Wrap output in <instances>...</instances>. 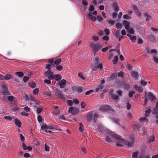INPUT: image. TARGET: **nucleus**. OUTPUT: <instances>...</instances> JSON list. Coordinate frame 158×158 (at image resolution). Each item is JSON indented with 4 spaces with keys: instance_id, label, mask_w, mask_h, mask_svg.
Masks as SVG:
<instances>
[{
    "instance_id": "f257e3e1",
    "label": "nucleus",
    "mask_w": 158,
    "mask_h": 158,
    "mask_svg": "<svg viewBox=\"0 0 158 158\" xmlns=\"http://www.w3.org/2000/svg\"><path fill=\"white\" fill-rule=\"evenodd\" d=\"M106 132L111 136L117 139H118L122 141H124L126 145L129 148H130L133 146L134 144L135 140L134 137L133 136H131L130 137V141L125 140L124 141L123 139L122 138L121 136L114 133L110 132L108 130H106Z\"/></svg>"
},
{
    "instance_id": "f03ea898",
    "label": "nucleus",
    "mask_w": 158,
    "mask_h": 158,
    "mask_svg": "<svg viewBox=\"0 0 158 158\" xmlns=\"http://www.w3.org/2000/svg\"><path fill=\"white\" fill-rule=\"evenodd\" d=\"M101 60L98 57H96L94 59V63L92 66V71H96L97 68L100 70H102L103 68L102 64L101 63Z\"/></svg>"
},
{
    "instance_id": "7ed1b4c3",
    "label": "nucleus",
    "mask_w": 158,
    "mask_h": 158,
    "mask_svg": "<svg viewBox=\"0 0 158 158\" xmlns=\"http://www.w3.org/2000/svg\"><path fill=\"white\" fill-rule=\"evenodd\" d=\"M90 46L93 50L94 54L96 52L100 50L102 47V45L99 43L96 44L90 43Z\"/></svg>"
},
{
    "instance_id": "20e7f679",
    "label": "nucleus",
    "mask_w": 158,
    "mask_h": 158,
    "mask_svg": "<svg viewBox=\"0 0 158 158\" xmlns=\"http://www.w3.org/2000/svg\"><path fill=\"white\" fill-rule=\"evenodd\" d=\"M61 59L60 58L57 59H49L48 60V62L51 64L54 67L56 65H58L61 62Z\"/></svg>"
},
{
    "instance_id": "39448f33",
    "label": "nucleus",
    "mask_w": 158,
    "mask_h": 158,
    "mask_svg": "<svg viewBox=\"0 0 158 158\" xmlns=\"http://www.w3.org/2000/svg\"><path fill=\"white\" fill-rule=\"evenodd\" d=\"M44 75L49 79L53 80L54 79L53 73L51 70H48L45 71L44 73Z\"/></svg>"
},
{
    "instance_id": "423d86ee",
    "label": "nucleus",
    "mask_w": 158,
    "mask_h": 158,
    "mask_svg": "<svg viewBox=\"0 0 158 158\" xmlns=\"http://www.w3.org/2000/svg\"><path fill=\"white\" fill-rule=\"evenodd\" d=\"M1 89H2V93L4 95H9L10 94L8 91L7 87L4 85L2 86Z\"/></svg>"
},
{
    "instance_id": "0eeeda50",
    "label": "nucleus",
    "mask_w": 158,
    "mask_h": 158,
    "mask_svg": "<svg viewBox=\"0 0 158 158\" xmlns=\"http://www.w3.org/2000/svg\"><path fill=\"white\" fill-rule=\"evenodd\" d=\"M74 92H77L78 93H81L85 89L81 86H75L72 88Z\"/></svg>"
},
{
    "instance_id": "6e6552de",
    "label": "nucleus",
    "mask_w": 158,
    "mask_h": 158,
    "mask_svg": "<svg viewBox=\"0 0 158 158\" xmlns=\"http://www.w3.org/2000/svg\"><path fill=\"white\" fill-rule=\"evenodd\" d=\"M66 83V81L65 80L63 79L58 82V85H59L60 88L62 89L65 87Z\"/></svg>"
},
{
    "instance_id": "1a4fd4ad",
    "label": "nucleus",
    "mask_w": 158,
    "mask_h": 158,
    "mask_svg": "<svg viewBox=\"0 0 158 158\" xmlns=\"http://www.w3.org/2000/svg\"><path fill=\"white\" fill-rule=\"evenodd\" d=\"M56 94L58 95L63 100H65V98L63 95L62 92L60 90L56 89Z\"/></svg>"
},
{
    "instance_id": "9d476101",
    "label": "nucleus",
    "mask_w": 158,
    "mask_h": 158,
    "mask_svg": "<svg viewBox=\"0 0 158 158\" xmlns=\"http://www.w3.org/2000/svg\"><path fill=\"white\" fill-rule=\"evenodd\" d=\"M41 129L42 130L44 131L45 129H52L53 128L52 127V126L51 125L50 126L47 125L46 124L42 125L41 127Z\"/></svg>"
},
{
    "instance_id": "9b49d317",
    "label": "nucleus",
    "mask_w": 158,
    "mask_h": 158,
    "mask_svg": "<svg viewBox=\"0 0 158 158\" xmlns=\"http://www.w3.org/2000/svg\"><path fill=\"white\" fill-rule=\"evenodd\" d=\"M110 109V107L107 105H104L101 106L99 108L101 110L105 111L109 110Z\"/></svg>"
},
{
    "instance_id": "f8f14e48",
    "label": "nucleus",
    "mask_w": 158,
    "mask_h": 158,
    "mask_svg": "<svg viewBox=\"0 0 158 158\" xmlns=\"http://www.w3.org/2000/svg\"><path fill=\"white\" fill-rule=\"evenodd\" d=\"M148 39L150 41L155 42L156 41V39L155 36L152 35H148Z\"/></svg>"
},
{
    "instance_id": "ddd939ff",
    "label": "nucleus",
    "mask_w": 158,
    "mask_h": 158,
    "mask_svg": "<svg viewBox=\"0 0 158 158\" xmlns=\"http://www.w3.org/2000/svg\"><path fill=\"white\" fill-rule=\"evenodd\" d=\"M123 23L125 26V28L127 30H128L130 28V23L127 21L124 20L123 22Z\"/></svg>"
},
{
    "instance_id": "4468645a",
    "label": "nucleus",
    "mask_w": 158,
    "mask_h": 158,
    "mask_svg": "<svg viewBox=\"0 0 158 158\" xmlns=\"http://www.w3.org/2000/svg\"><path fill=\"white\" fill-rule=\"evenodd\" d=\"M131 75L135 79H137L139 77L138 73L135 71H132L131 72Z\"/></svg>"
},
{
    "instance_id": "2eb2a0df",
    "label": "nucleus",
    "mask_w": 158,
    "mask_h": 158,
    "mask_svg": "<svg viewBox=\"0 0 158 158\" xmlns=\"http://www.w3.org/2000/svg\"><path fill=\"white\" fill-rule=\"evenodd\" d=\"M150 97V100L151 101H153L155 99V97L154 96L151 92H149L146 94Z\"/></svg>"
},
{
    "instance_id": "dca6fc26",
    "label": "nucleus",
    "mask_w": 158,
    "mask_h": 158,
    "mask_svg": "<svg viewBox=\"0 0 158 158\" xmlns=\"http://www.w3.org/2000/svg\"><path fill=\"white\" fill-rule=\"evenodd\" d=\"M150 97V100L151 101H153L155 99V97L154 96L151 92H149L146 94Z\"/></svg>"
},
{
    "instance_id": "f3484780",
    "label": "nucleus",
    "mask_w": 158,
    "mask_h": 158,
    "mask_svg": "<svg viewBox=\"0 0 158 158\" xmlns=\"http://www.w3.org/2000/svg\"><path fill=\"white\" fill-rule=\"evenodd\" d=\"M150 97V100L151 101H153L155 99V97L154 96L151 92H149L146 94Z\"/></svg>"
},
{
    "instance_id": "a211bd4d",
    "label": "nucleus",
    "mask_w": 158,
    "mask_h": 158,
    "mask_svg": "<svg viewBox=\"0 0 158 158\" xmlns=\"http://www.w3.org/2000/svg\"><path fill=\"white\" fill-rule=\"evenodd\" d=\"M134 88L135 90L139 91L140 92H142L143 91V89L141 86H138V85H135L134 86Z\"/></svg>"
},
{
    "instance_id": "6ab92c4d",
    "label": "nucleus",
    "mask_w": 158,
    "mask_h": 158,
    "mask_svg": "<svg viewBox=\"0 0 158 158\" xmlns=\"http://www.w3.org/2000/svg\"><path fill=\"white\" fill-rule=\"evenodd\" d=\"M15 123L16 126L19 128L21 126V123L20 121L17 119H15Z\"/></svg>"
},
{
    "instance_id": "aec40b11",
    "label": "nucleus",
    "mask_w": 158,
    "mask_h": 158,
    "mask_svg": "<svg viewBox=\"0 0 158 158\" xmlns=\"http://www.w3.org/2000/svg\"><path fill=\"white\" fill-rule=\"evenodd\" d=\"M53 77H54V79H55V80L57 81H60L62 78L61 75L59 74H54Z\"/></svg>"
},
{
    "instance_id": "412c9836",
    "label": "nucleus",
    "mask_w": 158,
    "mask_h": 158,
    "mask_svg": "<svg viewBox=\"0 0 158 158\" xmlns=\"http://www.w3.org/2000/svg\"><path fill=\"white\" fill-rule=\"evenodd\" d=\"M88 18H89L91 20H92L93 22H95L96 20V18L94 16H93L92 15H91L90 13H89L88 15Z\"/></svg>"
},
{
    "instance_id": "4be33fe9",
    "label": "nucleus",
    "mask_w": 158,
    "mask_h": 158,
    "mask_svg": "<svg viewBox=\"0 0 158 158\" xmlns=\"http://www.w3.org/2000/svg\"><path fill=\"white\" fill-rule=\"evenodd\" d=\"M112 6L116 12L118 11L119 10V7L117 5V3L115 2L113 4Z\"/></svg>"
},
{
    "instance_id": "5701e85b",
    "label": "nucleus",
    "mask_w": 158,
    "mask_h": 158,
    "mask_svg": "<svg viewBox=\"0 0 158 158\" xmlns=\"http://www.w3.org/2000/svg\"><path fill=\"white\" fill-rule=\"evenodd\" d=\"M144 16L146 17V21H148L150 20L151 19V16L148 14V13L146 12L144 14Z\"/></svg>"
},
{
    "instance_id": "b1692460",
    "label": "nucleus",
    "mask_w": 158,
    "mask_h": 158,
    "mask_svg": "<svg viewBox=\"0 0 158 158\" xmlns=\"http://www.w3.org/2000/svg\"><path fill=\"white\" fill-rule=\"evenodd\" d=\"M4 80H9L12 78V76L9 74H7L5 76H4Z\"/></svg>"
},
{
    "instance_id": "393cba45",
    "label": "nucleus",
    "mask_w": 158,
    "mask_h": 158,
    "mask_svg": "<svg viewBox=\"0 0 158 158\" xmlns=\"http://www.w3.org/2000/svg\"><path fill=\"white\" fill-rule=\"evenodd\" d=\"M15 74L19 77H22L24 76V73L22 72H16Z\"/></svg>"
},
{
    "instance_id": "a878e982",
    "label": "nucleus",
    "mask_w": 158,
    "mask_h": 158,
    "mask_svg": "<svg viewBox=\"0 0 158 158\" xmlns=\"http://www.w3.org/2000/svg\"><path fill=\"white\" fill-rule=\"evenodd\" d=\"M92 117V112H90L87 116V118L89 121L91 120Z\"/></svg>"
},
{
    "instance_id": "bb28decb",
    "label": "nucleus",
    "mask_w": 158,
    "mask_h": 158,
    "mask_svg": "<svg viewBox=\"0 0 158 158\" xmlns=\"http://www.w3.org/2000/svg\"><path fill=\"white\" fill-rule=\"evenodd\" d=\"M98 114L97 113H94V115L93 116V119L94 120V123L96 122L97 119L98 118Z\"/></svg>"
},
{
    "instance_id": "cd10ccee",
    "label": "nucleus",
    "mask_w": 158,
    "mask_h": 158,
    "mask_svg": "<svg viewBox=\"0 0 158 158\" xmlns=\"http://www.w3.org/2000/svg\"><path fill=\"white\" fill-rule=\"evenodd\" d=\"M107 22L111 26H113L115 23V22L112 20L110 19L107 20Z\"/></svg>"
},
{
    "instance_id": "c85d7f7f",
    "label": "nucleus",
    "mask_w": 158,
    "mask_h": 158,
    "mask_svg": "<svg viewBox=\"0 0 158 158\" xmlns=\"http://www.w3.org/2000/svg\"><path fill=\"white\" fill-rule=\"evenodd\" d=\"M98 129L99 131L102 132L105 131V129L102 125H99L98 127Z\"/></svg>"
},
{
    "instance_id": "c756f323",
    "label": "nucleus",
    "mask_w": 158,
    "mask_h": 158,
    "mask_svg": "<svg viewBox=\"0 0 158 158\" xmlns=\"http://www.w3.org/2000/svg\"><path fill=\"white\" fill-rule=\"evenodd\" d=\"M152 114L154 115H157L158 114V108H155L153 109Z\"/></svg>"
},
{
    "instance_id": "7c9ffc66",
    "label": "nucleus",
    "mask_w": 158,
    "mask_h": 158,
    "mask_svg": "<svg viewBox=\"0 0 158 158\" xmlns=\"http://www.w3.org/2000/svg\"><path fill=\"white\" fill-rule=\"evenodd\" d=\"M29 86L32 88H34L35 87V83L34 82H29L28 84Z\"/></svg>"
},
{
    "instance_id": "2f4dec72",
    "label": "nucleus",
    "mask_w": 158,
    "mask_h": 158,
    "mask_svg": "<svg viewBox=\"0 0 158 158\" xmlns=\"http://www.w3.org/2000/svg\"><path fill=\"white\" fill-rule=\"evenodd\" d=\"M56 69L58 71H61L63 69V66L60 65H56L55 66Z\"/></svg>"
},
{
    "instance_id": "473e14b6",
    "label": "nucleus",
    "mask_w": 158,
    "mask_h": 158,
    "mask_svg": "<svg viewBox=\"0 0 158 158\" xmlns=\"http://www.w3.org/2000/svg\"><path fill=\"white\" fill-rule=\"evenodd\" d=\"M152 110L151 109H148L145 111V116L148 117L149 114L151 112Z\"/></svg>"
},
{
    "instance_id": "72a5a7b5",
    "label": "nucleus",
    "mask_w": 158,
    "mask_h": 158,
    "mask_svg": "<svg viewBox=\"0 0 158 158\" xmlns=\"http://www.w3.org/2000/svg\"><path fill=\"white\" fill-rule=\"evenodd\" d=\"M116 28L117 29L121 28L123 25L122 24L120 23H118L115 24Z\"/></svg>"
},
{
    "instance_id": "f704fd0d",
    "label": "nucleus",
    "mask_w": 158,
    "mask_h": 158,
    "mask_svg": "<svg viewBox=\"0 0 158 158\" xmlns=\"http://www.w3.org/2000/svg\"><path fill=\"white\" fill-rule=\"evenodd\" d=\"M118 57L117 56H115L114 57V59L113 60V62L114 64H116L118 61Z\"/></svg>"
},
{
    "instance_id": "c9c22d12",
    "label": "nucleus",
    "mask_w": 158,
    "mask_h": 158,
    "mask_svg": "<svg viewBox=\"0 0 158 158\" xmlns=\"http://www.w3.org/2000/svg\"><path fill=\"white\" fill-rule=\"evenodd\" d=\"M139 154V152H133L132 154V158H137L138 155Z\"/></svg>"
},
{
    "instance_id": "e433bc0d",
    "label": "nucleus",
    "mask_w": 158,
    "mask_h": 158,
    "mask_svg": "<svg viewBox=\"0 0 158 158\" xmlns=\"http://www.w3.org/2000/svg\"><path fill=\"white\" fill-rule=\"evenodd\" d=\"M79 125H80V126L79 127V131L81 132L83 131L84 130V126H83V124L81 123H80Z\"/></svg>"
},
{
    "instance_id": "4c0bfd02",
    "label": "nucleus",
    "mask_w": 158,
    "mask_h": 158,
    "mask_svg": "<svg viewBox=\"0 0 158 158\" xmlns=\"http://www.w3.org/2000/svg\"><path fill=\"white\" fill-rule=\"evenodd\" d=\"M130 39L132 42H135L136 40V37L135 36H132L130 38Z\"/></svg>"
},
{
    "instance_id": "58836bf2",
    "label": "nucleus",
    "mask_w": 158,
    "mask_h": 158,
    "mask_svg": "<svg viewBox=\"0 0 158 158\" xmlns=\"http://www.w3.org/2000/svg\"><path fill=\"white\" fill-rule=\"evenodd\" d=\"M3 118L5 119L8 120L9 121H11L12 120V118L10 116H4Z\"/></svg>"
},
{
    "instance_id": "ea45409f",
    "label": "nucleus",
    "mask_w": 158,
    "mask_h": 158,
    "mask_svg": "<svg viewBox=\"0 0 158 158\" xmlns=\"http://www.w3.org/2000/svg\"><path fill=\"white\" fill-rule=\"evenodd\" d=\"M147 93H145V94H144V97L145 98L144 99V105L146 106L147 105V103L148 102V99L147 98L146 94Z\"/></svg>"
},
{
    "instance_id": "a19ab883",
    "label": "nucleus",
    "mask_w": 158,
    "mask_h": 158,
    "mask_svg": "<svg viewBox=\"0 0 158 158\" xmlns=\"http://www.w3.org/2000/svg\"><path fill=\"white\" fill-rule=\"evenodd\" d=\"M96 19H97L100 22H102L103 20V19L101 15L97 16Z\"/></svg>"
},
{
    "instance_id": "79ce46f5",
    "label": "nucleus",
    "mask_w": 158,
    "mask_h": 158,
    "mask_svg": "<svg viewBox=\"0 0 158 158\" xmlns=\"http://www.w3.org/2000/svg\"><path fill=\"white\" fill-rule=\"evenodd\" d=\"M117 77V74L114 73L112 74L110 76V78L112 80H113L116 78Z\"/></svg>"
},
{
    "instance_id": "37998d69",
    "label": "nucleus",
    "mask_w": 158,
    "mask_h": 158,
    "mask_svg": "<svg viewBox=\"0 0 158 158\" xmlns=\"http://www.w3.org/2000/svg\"><path fill=\"white\" fill-rule=\"evenodd\" d=\"M39 93V89L38 88H36L33 91V93L35 95H37Z\"/></svg>"
},
{
    "instance_id": "c03bdc74",
    "label": "nucleus",
    "mask_w": 158,
    "mask_h": 158,
    "mask_svg": "<svg viewBox=\"0 0 158 158\" xmlns=\"http://www.w3.org/2000/svg\"><path fill=\"white\" fill-rule=\"evenodd\" d=\"M112 98L113 100H119V98L116 95L112 94Z\"/></svg>"
},
{
    "instance_id": "a18cd8bd",
    "label": "nucleus",
    "mask_w": 158,
    "mask_h": 158,
    "mask_svg": "<svg viewBox=\"0 0 158 158\" xmlns=\"http://www.w3.org/2000/svg\"><path fill=\"white\" fill-rule=\"evenodd\" d=\"M103 88V86L102 85H99L98 87L96 89V92H98L100 89H102Z\"/></svg>"
},
{
    "instance_id": "49530a36",
    "label": "nucleus",
    "mask_w": 158,
    "mask_h": 158,
    "mask_svg": "<svg viewBox=\"0 0 158 158\" xmlns=\"http://www.w3.org/2000/svg\"><path fill=\"white\" fill-rule=\"evenodd\" d=\"M29 79V77L26 76H24L23 77V81L24 82H26Z\"/></svg>"
},
{
    "instance_id": "de8ad7c7",
    "label": "nucleus",
    "mask_w": 158,
    "mask_h": 158,
    "mask_svg": "<svg viewBox=\"0 0 158 158\" xmlns=\"http://www.w3.org/2000/svg\"><path fill=\"white\" fill-rule=\"evenodd\" d=\"M8 100L10 101H12L15 99V98L12 96H8Z\"/></svg>"
},
{
    "instance_id": "09e8293b",
    "label": "nucleus",
    "mask_w": 158,
    "mask_h": 158,
    "mask_svg": "<svg viewBox=\"0 0 158 158\" xmlns=\"http://www.w3.org/2000/svg\"><path fill=\"white\" fill-rule=\"evenodd\" d=\"M50 79H45L44 80V82L45 83H46L47 84H50L51 83V81H50Z\"/></svg>"
},
{
    "instance_id": "8fccbe9b",
    "label": "nucleus",
    "mask_w": 158,
    "mask_h": 158,
    "mask_svg": "<svg viewBox=\"0 0 158 158\" xmlns=\"http://www.w3.org/2000/svg\"><path fill=\"white\" fill-rule=\"evenodd\" d=\"M81 151L84 154H85L86 152V149L85 148L83 147H81Z\"/></svg>"
},
{
    "instance_id": "3c124183",
    "label": "nucleus",
    "mask_w": 158,
    "mask_h": 158,
    "mask_svg": "<svg viewBox=\"0 0 158 158\" xmlns=\"http://www.w3.org/2000/svg\"><path fill=\"white\" fill-rule=\"evenodd\" d=\"M37 112L38 114H40V112L42 111L43 109L42 108L37 107Z\"/></svg>"
},
{
    "instance_id": "603ef678",
    "label": "nucleus",
    "mask_w": 158,
    "mask_h": 158,
    "mask_svg": "<svg viewBox=\"0 0 158 158\" xmlns=\"http://www.w3.org/2000/svg\"><path fill=\"white\" fill-rule=\"evenodd\" d=\"M94 7L93 5H91L89 8V13L90 14L91 12L94 10Z\"/></svg>"
},
{
    "instance_id": "864d4df0",
    "label": "nucleus",
    "mask_w": 158,
    "mask_h": 158,
    "mask_svg": "<svg viewBox=\"0 0 158 158\" xmlns=\"http://www.w3.org/2000/svg\"><path fill=\"white\" fill-rule=\"evenodd\" d=\"M135 94V92L133 91H130L129 94V97H132L133 95Z\"/></svg>"
},
{
    "instance_id": "5fc2aeb1",
    "label": "nucleus",
    "mask_w": 158,
    "mask_h": 158,
    "mask_svg": "<svg viewBox=\"0 0 158 158\" xmlns=\"http://www.w3.org/2000/svg\"><path fill=\"white\" fill-rule=\"evenodd\" d=\"M120 34V33L119 31H118L116 32L114 35L117 38H118L119 37Z\"/></svg>"
},
{
    "instance_id": "6e6d98bb",
    "label": "nucleus",
    "mask_w": 158,
    "mask_h": 158,
    "mask_svg": "<svg viewBox=\"0 0 158 158\" xmlns=\"http://www.w3.org/2000/svg\"><path fill=\"white\" fill-rule=\"evenodd\" d=\"M145 51L147 54H148L150 53V49L147 47H145Z\"/></svg>"
},
{
    "instance_id": "4d7b16f0",
    "label": "nucleus",
    "mask_w": 158,
    "mask_h": 158,
    "mask_svg": "<svg viewBox=\"0 0 158 158\" xmlns=\"http://www.w3.org/2000/svg\"><path fill=\"white\" fill-rule=\"evenodd\" d=\"M51 65L49 64H46L45 68L46 69H48V70H51Z\"/></svg>"
},
{
    "instance_id": "13d9d810",
    "label": "nucleus",
    "mask_w": 158,
    "mask_h": 158,
    "mask_svg": "<svg viewBox=\"0 0 158 158\" xmlns=\"http://www.w3.org/2000/svg\"><path fill=\"white\" fill-rule=\"evenodd\" d=\"M21 114L22 115L25 116H27L29 115V114L28 113L25 112V111H23L21 112Z\"/></svg>"
},
{
    "instance_id": "bf43d9fd",
    "label": "nucleus",
    "mask_w": 158,
    "mask_h": 158,
    "mask_svg": "<svg viewBox=\"0 0 158 158\" xmlns=\"http://www.w3.org/2000/svg\"><path fill=\"white\" fill-rule=\"evenodd\" d=\"M123 18L124 19H130L131 18V17H130V16H129L128 15H124L123 16Z\"/></svg>"
},
{
    "instance_id": "052dcab7",
    "label": "nucleus",
    "mask_w": 158,
    "mask_h": 158,
    "mask_svg": "<svg viewBox=\"0 0 158 158\" xmlns=\"http://www.w3.org/2000/svg\"><path fill=\"white\" fill-rule=\"evenodd\" d=\"M118 76L119 77L123 78L124 76V73L123 72H120L118 73Z\"/></svg>"
},
{
    "instance_id": "680f3d73",
    "label": "nucleus",
    "mask_w": 158,
    "mask_h": 158,
    "mask_svg": "<svg viewBox=\"0 0 158 158\" xmlns=\"http://www.w3.org/2000/svg\"><path fill=\"white\" fill-rule=\"evenodd\" d=\"M44 94L48 96H51V93L50 91L49 92H44Z\"/></svg>"
},
{
    "instance_id": "e2e57ef3",
    "label": "nucleus",
    "mask_w": 158,
    "mask_h": 158,
    "mask_svg": "<svg viewBox=\"0 0 158 158\" xmlns=\"http://www.w3.org/2000/svg\"><path fill=\"white\" fill-rule=\"evenodd\" d=\"M108 142H111V140L110 138L108 136H106L105 139Z\"/></svg>"
},
{
    "instance_id": "0e129e2a",
    "label": "nucleus",
    "mask_w": 158,
    "mask_h": 158,
    "mask_svg": "<svg viewBox=\"0 0 158 158\" xmlns=\"http://www.w3.org/2000/svg\"><path fill=\"white\" fill-rule=\"evenodd\" d=\"M20 139L21 141L24 142L25 141V138L22 134H20Z\"/></svg>"
},
{
    "instance_id": "69168bd1",
    "label": "nucleus",
    "mask_w": 158,
    "mask_h": 158,
    "mask_svg": "<svg viewBox=\"0 0 158 158\" xmlns=\"http://www.w3.org/2000/svg\"><path fill=\"white\" fill-rule=\"evenodd\" d=\"M140 83L142 85L145 86L147 85V82L143 80H141L140 81Z\"/></svg>"
},
{
    "instance_id": "338daca9",
    "label": "nucleus",
    "mask_w": 158,
    "mask_h": 158,
    "mask_svg": "<svg viewBox=\"0 0 158 158\" xmlns=\"http://www.w3.org/2000/svg\"><path fill=\"white\" fill-rule=\"evenodd\" d=\"M157 51L156 49H152L150 51V53L152 54H156L157 53Z\"/></svg>"
},
{
    "instance_id": "774afa93",
    "label": "nucleus",
    "mask_w": 158,
    "mask_h": 158,
    "mask_svg": "<svg viewBox=\"0 0 158 158\" xmlns=\"http://www.w3.org/2000/svg\"><path fill=\"white\" fill-rule=\"evenodd\" d=\"M153 60L155 63L158 64V58L154 56L153 57Z\"/></svg>"
}]
</instances>
